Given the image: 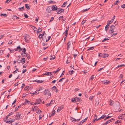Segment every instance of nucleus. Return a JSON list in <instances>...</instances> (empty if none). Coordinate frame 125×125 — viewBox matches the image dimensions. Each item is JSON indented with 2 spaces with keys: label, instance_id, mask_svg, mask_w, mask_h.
I'll return each mask as SVG.
<instances>
[{
  "label": "nucleus",
  "instance_id": "f257e3e1",
  "mask_svg": "<svg viewBox=\"0 0 125 125\" xmlns=\"http://www.w3.org/2000/svg\"><path fill=\"white\" fill-rule=\"evenodd\" d=\"M24 37L25 39V41L26 42H29L30 40L29 38V36L28 35L25 34Z\"/></svg>",
  "mask_w": 125,
  "mask_h": 125
},
{
  "label": "nucleus",
  "instance_id": "f03ea898",
  "mask_svg": "<svg viewBox=\"0 0 125 125\" xmlns=\"http://www.w3.org/2000/svg\"><path fill=\"white\" fill-rule=\"evenodd\" d=\"M64 10V9H62L59 8L58 10V11L57 12V14H58L61 13L63 12Z\"/></svg>",
  "mask_w": 125,
  "mask_h": 125
},
{
  "label": "nucleus",
  "instance_id": "7ed1b4c3",
  "mask_svg": "<svg viewBox=\"0 0 125 125\" xmlns=\"http://www.w3.org/2000/svg\"><path fill=\"white\" fill-rule=\"evenodd\" d=\"M52 10V8L50 6L48 7L46 9V11L48 13H50Z\"/></svg>",
  "mask_w": 125,
  "mask_h": 125
},
{
  "label": "nucleus",
  "instance_id": "20e7f679",
  "mask_svg": "<svg viewBox=\"0 0 125 125\" xmlns=\"http://www.w3.org/2000/svg\"><path fill=\"white\" fill-rule=\"evenodd\" d=\"M64 106L62 105H61L60 107H58L57 111V112L60 111L64 108Z\"/></svg>",
  "mask_w": 125,
  "mask_h": 125
},
{
  "label": "nucleus",
  "instance_id": "39448f33",
  "mask_svg": "<svg viewBox=\"0 0 125 125\" xmlns=\"http://www.w3.org/2000/svg\"><path fill=\"white\" fill-rule=\"evenodd\" d=\"M52 8V10L53 11H55L57 9V8L55 5H53L51 7Z\"/></svg>",
  "mask_w": 125,
  "mask_h": 125
},
{
  "label": "nucleus",
  "instance_id": "423d86ee",
  "mask_svg": "<svg viewBox=\"0 0 125 125\" xmlns=\"http://www.w3.org/2000/svg\"><path fill=\"white\" fill-rule=\"evenodd\" d=\"M110 83V82L107 80H105L103 81H102V83L105 84H107Z\"/></svg>",
  "mask_w": 125,
  "mask_h": 125
},
{
  "label": "nucleus",
  "instance_id": "0eeeda50",
  "mask_svg": "<svg viewBox=\"0 0 125 125\" xmlns=\"http://www.w3.org/2000/svg\"><path fill=\"white\" fill-rule=\"evenodd\" d=\"M47 37L45 35L44 36H43L42 37V39L44 41H45L46 42H47Z\"/></svg>",
  "mask_w": 125,
  "mask_h": 125
},
{
  "label": "nucleus",
  "instance_id": "6e6552de",
  "mask_svg": "<svg viewBox=\"0 0 125 125\" xmlns=\"http://www.w3.org/2000/svg\"><path fill=\"white\" fill-rule=\"evenodd\" d=\"M71 41H69L67 43V50H68L69 48L70 47V45H71Z\"/></svg>",
  "mask_w": 125,
  "mask_h": 125
},
{
  "label": "nucleus",
  "instance_id": "1a4fd4ad",
  "mask_svg": "<svg viewBox=\"0 0 125 125\" xmlns=\"http://www.w3.org/2000/svg\"><path fill=\"white\" fill-rule=\"evenodd\" d=\"M49 90L48 89H46L44 92V94L47 95L48 93H49Z\"/></svg>",
  "mask_w": 125,
  "mask_h": 125
},
{
  "label": "nucleus",
  "instance_id": "9d476101",
  "mask_svg": "<svg viewBox=\"0 0 125 125\" xmlns=\"http://www.w3.org/2000/svg\"><path fill=\"white\" fill-rule=\"evenodd\" d=\"M125 114H122L119 116L118 118L120 119H123L124 117Z\"/></svg>",
  "mask_w": 125,
  "mask_h": 125
},
{
  "label": "nucleus",
  "instance_id": "9b49d317",
  "mask_svg": "<svg viewBox=\"0 0 125 125\" xmlns=\"http://www.w3.org/2000/svg\"><path fill=\"white\" fill-rule=\"evenodd\" d=\"M45 33V32L44 31L43 32V33L42 34H41L39 35V36H38V38H39V39H40L41 38H42V37H43L42 36H44V33Z\"/></svg>",
  "mask_w": 125,
  "mask_h": 125
},
{
  "label": "nucleus",
  "instance_id": "f8f14e48",
  "mask_svg": "<svg viewBox=\"0 0 125 125\" xmlns=\"http://www.w3.org/2000/svg\"><path fill=\"white\" fill-rule=\"evenodd\" d=\"M109 38H110L109 37H105V38H104V39H103L102 40V42H106L107 40H109Z\"/></svg>",
  "mask_w": 125,
  "mask_h": 125
},
{
  "label": "nucleus",
  "instance_id": "ddd939ff",
  "mask_svg": "<svg viewBox=\"0 0 125 125\" xmlns=\"http://www.w3.org/2000/svg\"><path fill=\"white\" fill-rule=\"evenodd\" d=\"M44 75H47L49 76H51L52 75L51 72H46L45 74H44Z\"/></svg>",
  "mask_w": 125,
  "mask_h": 125
},
{
  "label": "nucleus",
  "instance_id": "4468645a",
  "mask_svg": "<svg viewBox=\"0 0 125 125\" xmlns=\"http://www.w3.org/2000/svg\"><path fill=\"white\" fill-rule=\"evenodd\" d=\"M71 118L72 119H73V120H72V122H75L76 121H77V122H78V121H79L80 120V118L78 119H77V120H76L75 119V118H73L72 117H71Z\"/></svg>",
  "mask_w": 125,
  "mask_h": 125
},
{
  "label": "nucleus",
  "instance_id": "2eb2a0df",
  "mask_svg": "<svg viewBox=\"0 0 125 125\" xmlns=\"http://www.w3.org/2000/svg\"><path fill=\"white\" fill-rule=\"evenodd\" d=\"M109 55L108 54L104 53L103 55H102V57L103 58H105L108 56Z\"/></svg>",
  "mask_w": 125,
  "mask_h": 125
},
{
  "label": "nucleus",
  "instance_id": "dca6fc26",
  "mask_svg": "<svg viewBox=\"0 0 125 125\" xmlns=\"http://www.w3.org/2000/svg\"><path fill=\"white\" fill-rule=\"evenodd\" d=\"M102 118V116H101V117H100L99 118H98L97 119V116L95 115L94 116V119L96 120V121H97L100 119H101Z\"/></svg>",
  "mask_w": 125,
  "mask_h": 125
},
{
  "label": "nucleus",
  "instance_id": "f3484780",
  "mask_svg": "<svg viewBox=\"0 0 125 125\" xmlns=\"http://www.w3.org/2000/svg\"><path fill=\"white\" fill-rule=\"evenodd\" d=\"M44 81V80H42L41 81H40V80H35L34 81L37 82V83H42Z\"/></svg>",
  "mask_w": 125,
  "mask_h": 125
},
{
  "label": "nucleus",
  "instance_id": "a211bd4d",
  "mask_svg": "<svg viewBox=\"0 0 125 125\" xmlns=\"http://www.w3.org/2000/svg\"><path fill=\"white\" fill-rule=\"evenodd\" d=\"M42 99H37L36 101L37 102V103L39 104L42 101Z\"/></svg>",
  "mask_w": 125,
  "mask_h": 125
},
{
  "label": "nucleus",
  "instance_id": "6ab92c4d",
  "mask_svg": "<svg viewBox=\"0 0 125 125\" xmlns=\"http://www.w3.org/2000/svg\"><path fill=\"white\" fill-rule=\"evenodd\" d=\"M114 29H111V28H110V29L109 30V32L110 33H112L114 32Z\"/></svg>",
  "mask_w": 125,
  "mask_h": 125
},
{
  "label": "nucleus",
  "instance_id": "aec40b11",
  "mask_svg": "<svg viewBox=\"0 0 125 125\" xmlns=\"http://www.w3.org/2000/svg\"><path fill=\"white\" fill-rule=\"evenodd\" d=\"M21 62L22 64H24L25 61V59L24 58H22L21 59Z\"/></svg>",
  "mask_w": 125,
  "mask_h": 125
},
{
  "label": "nucleus",
  "instance_id": "412c9836",
  "mask_svg": "<svg viewBox=\"0 0 125 125\" xmlns=\"http://www.w3.org/2000/svg\"><path fill=\"white\" fill-rule=\"evenodd\" d=\"M42 31V29L40 28H39L38 29V31L37 32V33L41 32Z\"/></svg>",
  "mask_w": 125,
  "mask_h": 125
},
{
  "label": "nucleus",
  "instance_id": "4be33fe9",
  "mask_svg": "<svg viewBox=\"0 0 125 125\" xmlns=\"http://www.w3.org/2000/svg\"><path fill=\"white\" fill-rule=\"evenodd\" d=\"M21 54L22 56L23 57H25L27 56V54L25 53H21Z\"/></svg>",
  "mask_w": 125,
  "mask_h": 125
},
{
  "label": "nucleus",
  "instance_id": "5701e85b",
  "mask_svg": "<svg viewBox=\"0 0 125 125\" xmlns=\"http://www.w3.org/2000/svg\"><path fill=\"white\" fill-rule=\"evenodd\" d=\"M113 120V118H112L110 120H108L107 121L105 122V124H108L112 120Z\"/></svg>",
  "mask_w": 125,
  "mask_h": 125
},
{
  "label": "nucleus",
  "instance_id": "b1692460",
  "mask_svg": "<svg viewBox=\"0 0 125 125\" xmlns=\"http://www.w3.org/2000/svg\"><path fill=\"white\" fill-rule=\"evenodd\" d=\"M110 28H111V29H115V25H112L110 26Z\"/></svg>",
  "mask_w": 125,
  "mask_h": 125
},
{
  "label": "nucleus",
  "instance_id": "393cba45",
  "mask_svg": "<svg viewBox=\"0 0 125 125\" xmlns=\"http://www.w3.org/2000/svg\"><path fill=\"white\" fill-rule=\"evenodd\" d=\"M114 104V102L112 100H111L110 101V105L112 106Z\"/></svg>",
  "mask_w": 125,
  "mask_h": 125
},
{
  "label": "nucleus",
  "instance_id": "a878e982",
  "mask_svg": "<svg viewBox=\"0 0 125 125\" xmlns=\"http://www.w3.org/2000/svg\"><path fill=\"white\" fill-rule=\"evenodd\" d=\"M67 4V2H65L63 5L61 6V7H64L66 5V4Z\"/></svg>",
  "mask_w": 125,
  "mask_h": 125
},
{
  "label": "nucleus",
  "instance_id": "bb28decb",
  "mask_svg": "<svg viewBox=\"0 0 125 125\" xmlns=\"http://www.w3.org/2000/svg\"><path fill=\"white\" fill-rule=\"evenodd\" d=\"M55 57L54 55H53V56H51L50 57V60H52L54 59L55 58Z\"/></svg>",
  "mask_w": 125,
  "mask_h": 125
},
{
  "label": "nucleus",
  "instance_id": "cd10ccee",
  "mask_svg": "<svg viewBox=\"0 0 125 125\" xmlns=\"http://www.w3.org/2000/svg\"><path fill=\"white\" fill-rule=\"evenodd\" d=\"M71 101L72 102H76V98H73L71 100Z\"/></svg>",
  "mask_w": 125,
  "mask_h": 125
},
{
  "label": "nucleus",
  "instance_id": "c85d7f7f",
  "mask_svg": "<svg viewBox=\"0 0 125 125\" xmlns=\"http://www.w3.org/2000/svg\"><path fill=\"white\" fill-rule=\"evenodd\" d=\"M31 26V28H32L33 29V30L35 32V31H36V30H35V29L36 30H37V29L36 27H35L31 25V26Z\"/></svg>",
  "mask_w": 125,
  "mask_h": 125
},
{
  "label": "nucleus",
  "instance_id": "c756f323",
  "mask_svg": "<svg viewBox=\"0 0 125 125\" xmlns=\"http://www.w3.org/2000/svg\"><path fill=\"white\" fill-rule=\"evenodd\" d=\"M109 24H107V25L105 27V30L106 31L109 28Z\"/></svg>",
  "mask_w": 125,
  "mask_h": 125
},
{
  "label": "nucleus",
  "instance_id": "7c9ffc66",
  "mask_svg": "<svg viewBox=\"0 0 125 125\" xmlns=\"http://www.w3.org/2000/svg\"><path fill=\"white\" fill-rule=\"evenodd\" d=\"M74 72V71H73V70L69 71V73L70 75H72Z\"/></svg>",
  "mask_w": 125,
  "mask_h": 125
},
{
  "label": "nucleus",
  "instance_id": "2f4dec72",
  "mask_svg": "<svg viewBox=\"0 0 125 125\" xmlns=\"http://www.w3.org/2000/svg\"><path fill=\"white\" fill-rule=\"evenodd\" d=\"M59 68H58V69L56 71L53 72H52V73H57L58 72V71H59L61 69H59Z\"/></svg>",
  "mask_w": 125,
  "mask_h": 125
},
{
  "label": "nucleus",
  "instance_id": "473e14b6",
  "mask_svg": "<svg viewBox=\"0 0 125 125\" xmlns=\"http://www.w3.org/2000/svg\"><path fill=\"white\" fill-rule=\"evenodd\" d=\"M25 7L26 8H27L28 10H29L30 9V7L28 5V4H25Z\"/></svg>",
  "mask_w": 125,
  "mask_h": 125
},
{
  "label": "nucleus",
  "instance_id": "72a5a7b5",
  "mask_svg": "<svg viewBox=\"0 0 125 125\" xmlns=\"http://www.w3.org/2000/svg\"><path fill=\"white\" fill-rule=\"evenodd\" d=\"M115 15H114V16L113 18L111 19V20L110 21L111 22H112L113 21V20L115 19Z\"/></svg>",
  "mask_w": 125,
  "mask_h": 125
},
{
  "label": "nucleus",
  "instance_id": "f704fd0d",
  "mask_svg": "<svg viewBox=\"0 0 125 125\" xmlns=\"http://www.w3.org/2000/svg\"><path fill=\"white\" fill-rule=\"evenodd\" d=\"M19 9L21 11L23 10L24 9V7L23 6L21 8H19Z\"/></svg>",
  "mask_w": 125,
  "mask_h": 125
},
{
  "label": "nucleus",
  "instance_id": "c9c22d12",
  "mask_svg": "<svg viewBox=\"0 0 125 125\" xmlns=\"http://www.w3.org/2000/svg\"><path fill=\"white\" fill-rule=\"evenodd\" d=\"M22 52L24 53H25V52L26 51V50L24 48H22Z\"/></svg>",
  "mask_w": 125,
  "mask_h": 125
},
{
  "label": "nucleus",
  "instance_id": "e433bc0d",
  "mask_svg": "<svg viewBox=\"0 0 125 125\" xmlns=\"http://www.w3.org/2000/svg\"><path fill=\"white\" fill-rule=\"evenodd\" d=\"M94 48V47H90V48H89L87 50V51H88L89 50H93Z\"/></svg>",
  "mask_w": 125,
  "mask_h": 125
},
{
  "label": "nucleus",
  "instance_id": "4c0bfd02",
  "mask_svg": "<svg viewBox=\"0 0 125 125\" xmlns=\"http://www.w3.org/2000/svg\"><path fill=\"white\" fill-rule=\"evenodd\" d=\"M120 1L119 0H117L114 3V5H117L118 3H119V2Z\"/></svg>",
  "mask_w": 125,
  "mask_h": 125
},
{
  "label": "nucleus",
  "instance_id": "58836bf2",
  "mask_svg": "<svg viewBox=\"0 0 125 125\" xmlns=\"http://www.w3.org/2000/svg\"><path fill=\"white\" fill-rule=\"evenodd\" d=\"M76 98V102H77V101H80V99L79 98L77 97H75Z\"/></svg>",
  "mask_w": 125,
  "mask_h": 125
},
{
  "label": "nucleus",
  "instance_id": "ea45409f",
  "mask_svg": "<svg viewBox=\"0 0 125 125\" xmlns=\"http://www.w3.org/2000/svg\"><path fill=\"white\" fill-rule=\"evenodd\" d=\"M0 16H3L5 17H6L7 16V15L6 14H1L0 15Z\"/></svg>",
  "mask_w": 125,
  "mask_h": 125
},
{
  "label": "nucleus",
  "instance_id": "a19ab883",
  "mask_svg": "<svg viewBox=\"0 0 125 125\" xmlns=\"http://www.w3.org/2000/svg\"><path fill=\"white\" fill-rule=\"evenodd\" d=\"M117 32L116 33H115L112 34L111 35V36H116L117 35Z\"/></svg>",
  "mask_w": 125,
  "mask_h": 125
},
{
  "label": "nucleus",
  "instance_id": "79ce46f5",
  "mask_svg": "<svg viewBox=\"0 0 125 125\" xmlns=\"http://www.w3.org/2000/svg\"><path fill=\"white\" fill-rule=\"evenodd\" d=\"M20 106H18L16 107L15 108V111H16L18 110V108H19Z\"/></svg>",
  "mask_w": 125,
  "mask_h": 125
},
{
  "label": "nucleus",
  "instance_id": "37998d69",
  "mask_svg": "<svg viewBox=\"0 0 125 125\" xmlns=\"http://www.w3.org/2000/svg\"><path fill=\"white\" fill-rule=\"evenodd\" d=\"M55 112V111L54 110H53L52 111V114L51 115L52 116H53L54 115Z\"/></svg>",
  "mask_w": 125,
  "mask_h": 125
},
{
  "label": "nucleus",
  "instance_id": "c03bdc74",
  "mask_svg": "<svg viewBox=\"0 0 125 125\" xmlns=\"http://www.w3.org/2000/svg\"><path fill=\"white\" fill-rule=\"evenodd\" d=\"M106 115L104 114L102 115V119H104L105 117H106Z\"/></svg>",
  "mask_w": 125,
  "mask_h": 125
},
{
  "label": "nucleus",
  "instance_id": "a18cd8bd",
  "mask_svg": "<svg viewBox=\"0 0 125 125\" xmlns=\"http://www.w3.org/2000/svg\"><path fill=\"white\" fill-rule=\"evenodd\" d=\"M24 16L26 18H27L28 17V16L26 13H24Z\"/></svg>",
  "mask_w": 125,
  "mask_h": 125
},
{
  "label": "nucleus",
  "instance_id": "49530a36",
  "mask_svg": "<svg viewBox=\"0 0 125 125\" xmlns=\"http://www.w3.org/2000/svg\"><path fill=\"white\" fill-rule=\"evenodd\" d=\"M55 102V101L54 100H52L51 101L50 103L52 104L54 103Z\"/></svg>",
  "mask_w": 125,
  "mask_h": 125
},
{
  "label": "nucleus",
  "instance_id": "de8ad7c7",
  "mask_svg": "<svg viewBox=\"0 0 125 125\" xmlns=\"http://www.w3.org/2000/svg\"><path fill=\"white\" fill-rule=\"evenodd\" d=\"M56 89V87L55 86H53L52 88V90H53L54 89Z\"/></svg>",
  "mask_w": 125,
  "mask_h": 125
},
{
  "label": "nucleus",
  "instance_id": "09e8293b",
  "mask_svg": "<svg viewBox=\"0 0 125 125\" xmlns=\"http://www.w3.org/2000/svg\"><path fill=\"white\" fill-rule=\"evenodd\" d=\"M29 88V86H26V87H25L24 88V90H28V88Z\"/></svg>",
  "mask_w": 125,
  "mask_h": 125
},
{
  "label": "nucleus",
  "instance_id": "8fccbe9b",
  "mask_svg": "<svg viewBox=\"0 0 125 125\" xmlns=\"http://www.w3.org/2000/svg\"><path fill=\"white\" fill-rule=\"evenodd\" d=\"M12 122V121H11V120H9V121H7L6 122L7 123H10Z\"/></svg>",
  "mask_w": 125,
  "mask_h": 125
},
{
  "label": "nucleus",
  "instance_id": "3c124183",
  "mask_svg": "<svg viewBox=\"0 0 125 125\" xmlns=\"http://www.w3.org/2000/svg\"><path fill=\"white\" fill-rule=\"evenodd\" d=\"M21 60H19V59H18L17 60V62L19 63H20L21 62Z\"/></svg>",
  "mask_w": 125,
  "mask_h": 125
},
{
  "label": "nucleus",
  "instance_id": "603ef678",
  "mask_svg": "<svg viewBox=\"0 0 125 125\" xmlns=\"http://www.w3.org/2000/svg\"><path fill=\"white\" fill-rule=\"evenodd\" d=\"M87 118H85V119H84L82 121L83 123H84V122H85L86 121V120H87Z\"/></svg>",
  "mask_w": 125,
  "mask_h": 125
},
{
  "label": "nucleus",
  "instance_id": "864d4df0",
  "mask_svg": "<svg viewBox=\"0 0 125 125\" xmlns=\"http://www.w3.org/2000/svg\"><path fill=\"white\" fill-rule=\"evenodd\" d=\"M54 18L53 17H52L50 19L49 21V22H51L52 21L54 20Z\"/></svg>",
  "mask_w": 125,
  "mask_h": 125
},
{
  "label": "nucleus",
  "instance_id": "5fc2aeb1",
  "mask_svg": "<svg viewBox=\"0 0 125 125\" xmlns=\"http://www.w3.org/2000/svg\"><path fill=\"white\" fill-rule=\"evenodd\" d=\"M125 65L124 64H121L120 65H118L117 66V68H118L119 67H122L123 66H124Z\"/></svg>",
  "mask_w": 125,
  "mask_h": 125
},
{
  "label": "nucleus",
  "instance_id": "6e6d98bb",
  "mask_svg": "<svg viewBox=\"0 0 125 125\" xmlns=\"http://www.w3.org/2000/svg\"><path fill=\"white\" fill-rule=\"evenodd\" d=\"M38 91H36L35 92V93L36 95L38 94H39V92H38Z\"/></svg>",
  "mask_w": 125,
  "mask_h": 125
},
{
  "label": "nucleus",
  "instance_id": "4d7b16f0",
  "mask_svg": "<svg viewBox=\"0 0 125 125\" xmlns=\"http://www.w3.org/2000/svg\"><path fill=\"white\" fill-rule=\"evenodd\" d=\"M21 116V114L19 113L17 115H16V116L17 117H20Z\"/></svg>",
  "mask_w": 125,
  "mask_h": 125
},
{
  "label": "nucleus",
  "instance_id": "13d9d810",
  "mask_svg": "<svg viewBox=\"0 0 125 125\" xmlns=\"http://www.w3.org/2000/svg\"><path fill=\"white\" fill-rule=\"evenodd\" d=\"M12 41H10L9 42L8 44H12Z\"/></svg>",
  "mask_w": 125,
  "mask_h": 125
},
{
  "label": "nucleus",
  "instance_id": "bf43d9fd",
  "mask_svg": "<svg viewBox=\"0 0 125 125\" xmlns=\"http://www.w3.org/2000/svg\"><path fill=\"white\" fill-rule=\"evenodd\" d=\"M121 7L123 8H125V4H123L121 6Z\"/></svg>",
  "mask_w": 125,
  "mask_h": 125
},
{
  "label": "nucleus",
  "instance_id": "052dcab7",
  "mask_svg": "<svg viewBox=\"0 0 125 125\" xmlns=\"http://www.w3.org/2000/svg\"><path fill=\"white\" fill-rule=\"evenodd\" d=\"M90 8H88V9H85L84 10H82V11L83 12H84V11H87Z\"/></svg>",
  "mask_w": 125,
  "mask_h": 125
},
{
  "label": "nucleus",
  "instance_id": "680f3d73",
  "mask_svg": "<svg viewBox=\"0 0 125 125\" xmlns=\"http://www.w3.org/2000/svg\"><path fill=\"white\" fill-rule=\"evenodd\" d=\"M37 0H33V2L34 3L36 4L37 3Z\"/></svg>",
  "mask_w": 125,
  "mask_h": 125
},
{
  "label": "nucleus",
  "instance_id": "e2e57ef3",
  "mask_svg": "<svg viewBox=\"0 0 125 125\" xmlns=\"http://www.w3.org/2000/svg\"><path fill=\"white\" fill-rule=\"evenodd\" d=\"M11 0H7L5 2V3H8Z\"/></svg>",
  "mask_w": 125,
  "mask_h": 125
},
{
  "label": "nucleus",
  "instance_id": "0e129e2a",
  "mask_svg": "<svg viewBox=\"0 0 125 125\" xmlns=\"http://www.w3.org/2000/svg\"><path fill=\"white\" fill-rule=\"evenodd\" d=\"M69 30V28H67L66 29V30H65V33H68V31Z\"/></svg>",
  "mask_w": 125,
  "mask_h": 125
},
{
  "label": "nucleus",
  "instance_id": "69168bd1",
  "mask_svg": "<svg viewBox=\"0 0 125 125\" xmlns=\"http://www.w3.org/2000/svg\"><path fill=\"white\" fill-rule=\"evenodd\" d=\"M51 103H49L48 104H46V106L48 107V106H49L50 105H51Z\"/></svg>",
  "mask_w": 125,
  "mask_h": 125
},
{
  "label": "nucleus",
  "instance_id": "338daca9",
  "mask_svg": "<svg viewBox=\"0 0 125 125\" xmlns=\"http://www.w3.org/2000/svg\"><path fill=\"white\" fill-rule=\"evenodd\" d=\"M93 98V96H91L89 98V99L92 100Z\"/></svg>",
  "mask_w": 125,
  "mask_h": 125
},
{
  "label": "nucleus",
  "instance_id": "774afa93",
  "mask_svg": "<svg viewBox=\"0 0 125 125\" xmlns=\"http://www.w3.org/2000/svg\"><path fill=\"white\" fill-rule=\"evenodd\" d=\"M42 112L40 110H38V111L37 112V113L38 114H40L41 112Z\"/></svg>",
  "mask_w": 125,
  "mask_h": 125
}]
</instances>
